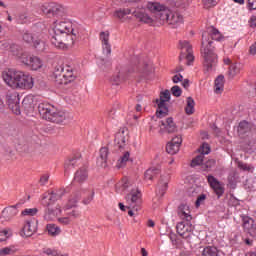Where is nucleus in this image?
Here are the masks:
<instances>
[{"label": "nucleus", "instance_id": "393cba45", "mask_svg": "<svg viewBox=\"0 0 256 256\" xmlns=\"http://www.w3.org/2000/svg\"><path fill=\"white\" fill-rule=\"evenodd\" d=\"M126 201L131 206L139 205L141 203V191L139 189H132L129 194L126 195Z\"/></svg>", "mask_w": 256, "mask_h": 256}, {"label": "nucleus", "instance_id": "ea45409f", "mask_svg": "<svg viewBox=\"0 0 256 256\" xmlns=\"http://www.w3.org/2000/svg\"><path fill=\"white\" fill-rule=\"evenodd\" d=\"M129 157H131V154L129 153V151H125L118 160L116 167L118 169H121V167H125V165H127V161H129Z\"/></svg>", "mask_w": 256, "mask_h": 256}, {"label": "nucleus", "instance_id": "37998d69", "mask_svg": "<svg viewBox=\"0 0 256 256\" xmlns=\"http://www.w3.org/2000/svg\"><path fill=\"white\" fill-rule=\"evenodd\" d=\"M22 107L27 111L33 109V96H26L22 101Z\"/></svg>", "mask_w": 256, "mask_h": 256}, {"label": "nucleus", "instance_id": "49530a36", "mask_svg": "<svg viewBox=\"0 0 256 256\" xmlns=\"http://www.w3.org/2000/svg\"><path fill=\"white\" fill-rule=\"evenodd\" d=\"M11 235H13V230H11V228H5L3 230L0 231V241H7V239H9V237H11Z\"/></svg>", "mask_w": 256, "mask_h": 256}, {"label": "nucleus", "instance_id": "de8ad7c7", "mask_svg": "<svg viewBox=\"0 0 256 256\" xmlns=\"http://www.w3.org/2000/svg\"><path fill=\"white\" fill-rule=\"evenodd\" d=\"M216 161L215 159H210L206 161L205 163H202L201 171H211L213 167H215Z\"/></svg>", "mask_w": 256, "mask_h": 256}, {"label": "nucleus", "instance_id": "8fccbe9b", "mask_svg": "<svg viewBox=\"0 0 256 256\" xmlns=\"http://www.w3.org/2000/svg\"><path fill=\"white\" fill-rule=\"evenodd\" d=\"M38 211H39V210H38L37 208H27V209H25V210H23V211L21 212V215H22L23 217H25V216L33 217V216L37 215V212H38Z\"/></svg>", "mask_w": 256, "mask_h": 256}, {"label": "nucleus", "instance_id": "c03bdc74", "mask_svg": "<svg viewBox=\"0 0 256 256\" xmlns=\"http://www.w3.org/2000/svg\"><path fill=\"white\" fill-rule=\"evenodd\" d=\"M204 159H205V156H203V154H199L194 159H192L190 167H199V166L202 167Z\"/></svg>", "mask_w": 256, "mask_h": 256}, {"label": "nucleus", "instance_id": "a19ab883", "mask_svg": "<svg viewBox=\"0 0 256 256\" xmlns=\"http://www.w3.org/2000/svg\"><path fill=\"white\" fill-rule=\"evenodd\" d=\"M179 149L180 147L173 144V142H168L166 145V151L169 155H177V153H179Z\"/></svg>", "mask_w": 256, "mask_h": 256}, {"label": "nucleus", "instance_id": "4be33fe9", "mask_svg": "<svg viewBox=\"0 0 256 256\" xmlns=\"http://www.w3.org/2000/svg\"><path fill=\"white\" fill-rule=\"evenodd\" d=\"M207 181L211 189H213L216 195H218V198L221 197L223 193H225V187H223V184H221L219 180H217V178H215L213 175H208Z\"/></svg>", "mask_w": 256, "mask_h": 256}, {"label": "nucleus", "instance_id": "423d86ee", "mask_svg": "<svg viewBox=\"0 0 256 256\" xmlns=\"http://www.w3.org/2000/svg\"><path fill=\"white\" fill-rule=\"evenodd\" d=\"M56 85H69L75 81L76 76L73 74V69L69 66L63 68L59 66L54 72Z\"/></svg>", "mask_w": 256, "mask_h": 256}, {"label": "nucleus", "instance_id": "1a4fd4ad", "mask_svg": "<svg viewBox=\"0 0 256 256\" xmlns=\"http://www.w3.org/2000/svg\"><path fill=\"white\" fill-rule=\"evenodd\" d=\"M132 16L139 23H145L146 25H154L155 23V18H153V16H150L147 13V9L145 8H133Z\"/></svg>", "mask_w": 256, "mask_h": 256}, {"label": "nucleus", "instance_id": "f257e3e1", "mask_svg": "<svg viewBox=\"0 0 256 256\" xmlns=\"http://www.w3.org/2000/svg\"><path fill=\"white\" fill-rule=\"evenodd\" d=\"M78 36L79 30L73 28L71 22L55 21L51 43L54 47H57V49L67 51V49H71L73 45H75Z\"/></svg>", "mask_w": 256, "mask_h": 256}, {"label": "nucleus", "instance_id": "2f4dec72", "mask_svg": "<svg viewBox=\"0 0 256 256\" xmlns=\"http://www.w3.org/2000/svg\"><path fill=\"white\" fill-rule=\"evenodd\" d=\"M160 173L161 169L152 167L146 170L144 178L146 179V181H153V179H155V177H157V175H159Z\"/></svg>", "mask_w": 256, "mask_h": 256}, {"label": "nucleus", "instance_id": "69168bd1", "mask_svg": "<svg viewBox=\"0 0 256 256\" xmlns=\"http://www.w3.org/2000/svg\"><path fill=\"white\" fill-rule=\"evenodd\" d=\"M248 9L250 11L256 10V0H248Z\"/></svg>", "mask_w": 256, "mask_h": 256}, {"label": "nucleus", "instance_id": "ddd939ff", "mask_svg": "<svg viewBox=\"0 0 256 256\" xmlns=\"http://www.w3.org/2000/svg\"><path fill=\"white\" fill-rule=\"evenodd\" d=\"M63 195H65L64 189L53 190L51 193L43 196L41 203L42 205H55L56 201H59Z\"/></svg>", "mask_w": 256, "mask_h": 256}, {"label": "nucleus", "instance_id": "aec40b11", "mask_svg": "<svg viewBox=\"0 0 256 256\" xmlns=\"http://www.w3.org/2000/svg\"><path fill=\"white\" fill-rule=\"evenodd\" d=\"M37 233V222L35 219L26 220L22 228L23 237H33Z\"/></svg>", "mask_w": 256, "mask_h": 256}, {"label": "nucleus", "instance_id": "6ab92c4d", "mask_svg": "<svg viewBox=\"0 0 256 256\" xmlns=\"http://www.w3.org/2000/svg\"><path fill=\"white\" fill-rule=\"evenodd\" d=\"M169 181H171V175L169 173L161 175L157 185V190H156L157 195H160V197H163V195L167 193V189L169 187Z\"/></svg>", "mask_w": 256, "mask_h": 256}, {"label": "nucleus", "instance_id": "09e8293b", "mask_svg": "<svg viewBox=\"0 0 256 256\" xmlns=\"http://www.w3.org/2000/svg\"><path fill=\"white\" fill-rule=\"evenodd\" d=\"M238 169H241V171H248L252 172L255 168L247 163H244L243 161L237 162Z\"/></svg>", "mask_w": 256, "mask_h": 256}, {"label": "nucleus", "instance_id": "6e6d98bb", "mask_svg": "<svg viewBox=\"0 0 256 256\" xmlns=\"http://www.w3.org/2000/svg\"><path fill=\"white\" fill-rule=\"evenodd\" d=\"M171 93L174 97H181L183 90H181V87L175 85L171 88Z\"/></svg>", "mask_w": 256, "mask_h": 256}, {"label": "nucleus", "instance_id": "9b49d317", "mask_svg": "<svg viewBox=\"0 0 256 256\" xmlns=\"http://www.w3.org/2000/svg\"><path fill=\"white\" fill-rule=\"evenodd\" d=\"M41 11L44 15H47V17H55L61 15L63 7L55 2L45 3L41 6Z\"/></svg>", "mask_w": 256, "mask_h": 256}, {"label": "nucleus", "instance_id": "f8f14e48", "mask_svg": "<svg viewBox=\"0 0 256 256\" xmlns=\"http://www.w3.org/2000/svg\"><path fill=\"white\" fill-rule=\"evenodd\" d=\"M43 207H46L44 210V219L46 221H55L61 215L62 210L59 204L56 206L54 204L43 205Z\"/></svg>", "mask_w": 256, "mask_h": 256}, {"label": "nucleus", "instance_id": "bf43d9fd", "mask_svg": "<svg viewBox=\"0 0 256 256\" xmlns=\"http://www.w3.org/2000/svg\"><path fill=\"white\" fill-rule=\"evenodd\" d=\"M202 3L206 9H209L217 5V0H202Z\"/></svg>", "mask_w": 256, "mask_h": 256}, {"label": "nucleus", "instance_id": "39448f33", "mask_svg": "<svg viewBox=\"0 0 256 256\" xmlns=\"http://www.w3.org/2000/svg\"><path fill=\"white\" fill-rule=\"evenodd\" d=\"M147 9L152 14L154 23H159L160 25L169 24L171 10L167 9L164 5H161L159 2H149Z\"/></svg>", "mask_w": 256, "mask_h": 256}, {"label": "nucleus", "instance_id": "72a5a7b5", "mask_svg": "<svg viewBox=\"0 0 256 256\" xmlns=\"http://www.w3.org/2000/svg\"><path fill=\"white\" fill-rule=\"evenodd\" d=\"M203 256H221V251L215 246H207L202 251Z\"/></svg>", "mask_w": 256, "mask_h": 256}, {"label": "nucleus", "instance_id": "4d7b16f0", "mask_svg": "<svg viewBox=\"0 0 256 256\" xmlns=\"http://www.w3.org/2000/svg\"><path fill=\"white\" fill-rule=\"evenodd\" d=\"M57 221L58 223H60V225H71V223H73L71 218H69L68 216L59 217Z\"/></svg>", "mask_w": 256, "mask_h": 256}, {"label": "nucleus", "instance_id": "e2e57ef3", "mask_svg": "<svg viewBox=\"0 0 256 256\" xmlns=\"http://www.w3.org/2000/svg\"><path fill=\"white\" fill-rule=\"evenodd\" d=\"M205 199H207V196L205 194H201L200 196H198L195 205L196 207H200L201 203H203V201H205Z\"/></svg>", "mask_w": 256, "mask_h": 256}, {"label": "nucleus", "instance_id": "338daca9", "mask_svg": "<svg viewBox=\"0 0 256 256\" xmlns=\"http://www.w3.org/2000/svg\"><path fill=\"white\" fill-rule=\"evenodd\" d=\"M178 212H191V210H189V206L186 204H181L178 207Z\"/></svg>", "mask_w": 256, "mask_h": 256}, {"label": "nucleus", "instance_id": "5fc2aeb1", "mask_svg": "<svg viewBox=\"0 0 256 256\" xmlns=\"http://www.w3.org/2000/svg\"><path fill=\"white\" fill-rule=\"evenodd\" d=\"M180 219H184L186 222H191V212H178Z\"/></svg>", "mask_w": 256, "mask_h": 256}, {"label": "nucleus", "instance_id": "c756f323", "mask_svg": "<svg viewBox=\"0 0 256 256\" xmlns=\"http://www.w3.org/2000/svg\"><path fill=\"white\" fill-rule=\"evenodd\" d=\"M100 40L103 44V51L106 55H111V44H109V32H101L100 33Z\"/></svg>", "mask_w": 256, "mask_h": 256}, {"label": "nucleus", "instance_id": "473e14b6", "mask_svg": "<svg viewBox=\"0 0 256 256\" xmlns=\"http://www.w3.org/2000/svg\"><path fill=\"white\" fill-rule=\"evenodd\" d=\"M184 111L186 115H193V113H195V100L193 99V97H187Z\"/></svg>", "mask_w": 256, "mask_h": 256}, {"label": "nucleus", "instance_id": "c9c22d12", "mask_svg": "<svg viewBox=\"0 0 256 256\" xmlns=\"http://www.w3.org/2000/svg\"><path fill=\"white\" fill-rule=\"evenodd\" d=\"M46 229L50 237H57V235H61V228L57 226V224H48Z\"/></svg>", "mask_w": 256, "mask_h": 256}, {"label": "nucleus", "instance_id": "cd10ccee", "mask_svg": "<svg viewBox=\"0 0 256 256\" xmlns=\"http://www.w3.org/2000/svg\"><path fill=\"white\" fill-rule=\"evenodd\" d=\"M128 15H133V8H119L114 12V17L123 22L129 19Z\"/></svg>", "mask_w": 256, "mask_h": 256}, {"label": "nucleus", "instance_id": "052dcab7", "mask_svg": "<svg viewBox=\"0 0 256 256\" xmlns=\"http://www.w3.org/2000/svg\"><path fill=\"white\" fill-rule=\"evenodd\" d=\"M170 143H173L174 145L181 147V144L183 143V138L180 135L175 136L174 138H172Z\"/></svg>", "mask_w": 256, "mask_h": 256}, {"label": "nucleus", "instance_id": "603ef678", "mask_svg": "<svg viewBox=\"0 0 256 256\" xmlns=\"http://www.w3.org/2000/svg\"><path fill=\"white\" fill-rule=\"evenodd\" d=\"M199 152L201 153L200 155L205 157V155H209V153H211V147H209L208 143H203L199 149Z\"/></svg>", "mask_w": 256, "mask_h": 256}, {"label": "nucleus", "instance_id": "2eb2a0df", "mask_svg": "<svg viewBox=\"0 0 256 256\" xmlns=\"http://www.w3.org/2000/svg\"><path fill=\"white\" fill-rule=\"evenodd\" d=\"M242 227L246 233L250 234V237H256V223L253 218L242 215Z\"/></svg>", "mask_w": 256, "mask_h": 256}, {"label": "nucleus", "instance_id": "f704fd0d", "mask_svg": "<svg viewBox=\"0 0 256 256\" xmlns=\"http://www.w3.org/2000/svg\"><path fill=\"white\" fill-rule=\"evenodd\" d=\"M153 73H155V68L153 67V64H145L142 70L143 77H145V79H151V77H153Z\"/></svg>", "mask_w": 256, "mask_h": 256}, {"label": "nucleus", "instance_id": "5701e85b", "mask_svg": "<svg viewBox=\"0 0 256 256\" xmlns=\"http://www.w3.org/2000/svg\"><path fill=\"white\" fill-rule=\"evenodd\" d=\"M125 147H127V137L125 136V131L116 133L114 139L115 151H123Z\"/></svg>", "mask_w": 256, "mask_h": 256}, {"label": "nucleus", "instance_id": "13d9d810", "mask_svg": "<svg viewBox=\"0 0 256 256\" xmlns=\"http://www.w3.org/2000/svg\"><path fill=\"white\" fill-rule=\"evenodd\" d=\"M95 197V191L91 190L89 195L83 199V204L84 205H89V203H91V201H93V198Z\"/></svg>", "mask_w": 256, "mask_h": 256}, {"label": "nucleus", "instance_id": "a878e982", "mask_svg": "<svg viewBox=\"0 0 256 256\" xmlns=\"http://www.w3.org/2000/svg\"><path fill=\"white\" fill-rule=\"evenodd\" d=\"M168 25H171L173 29H177L179 25H183V15L179 12L170 11Z\"/></svg>", "mask_w": 256, "mask_h": 256}, {"label": "nucleus", "instance_id": "c85d7f7f", "mask_svg": "<svg viewBox=\"0 0 256 256\" xmlns=\"http://www.w3.org/2000/svg\"><path fill=\"white\" fill-rule=\"evenodd\" d=\"M181 49L186 51V59L188 63H193L195 61V56H193V46L189 44L188 41L180 42Z\"/></svg>", "mask_w": 256, "mask_h": 256}, {"label": "nucleus", "instance_id": "7ed1b4c3", "mask_svg": "<svg viewBox=\"0 0 256 256\" xmlns=\"http://www.w3.org/2000/svg\"><path fill=\"white\" fill-rule=\"evenodd\" d=\"M2 78L13 89H33V77L23 71L10 69L2 72Z\"/></svg>", "mask_w": 256, "mask_h": 256}, {"label": "nucleus", "instance_id": "79ce46f5", "mask_svg": "<svg viewBox=\"0 0 256 256\" xmlns=\"http://www.w3.org/2000/svg\"><path fill=\"white\" fill-rule=\"evenodd\" d=\"M30 67L33 71H37V69H41V67H43V62L41 61V59H39V57L34 56L30 63Z\"/></svg>", "mask_w": 256, "mask_h": 256}, {"label": "nucleus", "instance_id": "7c9ffc66", "mask_svg": "<svg viewBox=\"0 0 256 256\" xmlns=\"http://www.w3.org/2000/svg\"><path fill=\"white\" fill-rule=\"evenodd\" d=\"M225 87V76L219 75L214 82V92L219 95L223 93Z\"/></svg>", "mask_w": 256, "mask_h": 256}, {"label": "nucleus", "instance_id": "20e7f679", "mask_svg": "<svg viewBox=\"0 0 256 256\" xmlns=\"http://www.w3.org/2000/svg\"><path fill=\"white\" fill-rule=\"evenodd\" d=\"M38 113L45 121H50V123H63L67 116L65 112L57 109L55 106L49 103H40L38 105Z\"/></svg>", "mask_w": 256, "mask_h": 256}, {"label": "nucleus", "instance_id": "f3484780", "mask_svg": "<svg viewBox=\"0 0 256 256\" xmlns=\"http://www.w3.org/2000/svg\"><path fill=\"white\" fill-rule=\"evenodd\" d=\"M79 201V198H71L68 202V204L64 207V210L67 211L66 215L73 221V219H78V217L81 216V213L77 209H72V207H77V202Z\"/></svg>", "mask_w": 256, "mask_h": 256}, {"label": "nucleus", "instance_id": "b1692460", "mask_svg": "<svg viewBox=\"0 0 256 256\" xmlns=\"http://www.w3.org/2000/svg\"><path fill=\"white\" fill-rule=\"evenodd\" d=\"M20 206H21V203L6 207L2 211V218L5 219V221H11V219H13V217H15L17 213H19V210L17 208H19Z\"/></svg>", "mask_w": 256, "mask_h": 256}, {"label": "nucleus", "instance_id": "a211bd4d", "mask_svg": "<svg viewBox=\"0 0 256 256\" xmlns=\"http://www.w3.org/2000/svg\"><path fill=\"white\" fill-rule=\"evenodd\" d=\"M8 107L15 115H21V106H19V94L17 92L7 96Z\"/></svg>", "mask_w": 256, "mask_h": 256}, {"label": "nucleus", "instance_id": "4468645a", "mask_svg": "<svg viewBox=\"0 0 256 256\" xmlns=\"http://www.w3.org/2000/svg\"><path fill=\"white\" fill-rule=\"evenodd\" d=\"M83 163V159L81 158V154H76L70 158H68L64 163V172L65 175H69L75 167H79Z\"/></svg>", "mask_w": 256, "mask_h": 256}, {"label": "nucleus", "instance_id": "0e129e2a", "mask_svg": "<svg viewBox=\"0 0 256 256\" xmlns=\"http://www.w3.org/2000/svg\"><path fill=\"white\" fill-rule=\"evenodd\" d=\"M48 182H49V175L44 174L43 176H41L40 181H39L40 185H42V186L47 185Z\"/></svg>", "mask_w": 256, "mask_h": 256}, {"label": "nucleus", "instance_id": "dca6fc26", "mask_svg": "<svg viewBox=\"0 0 256 256\" xmlns=\"http://www.w3.org/2000/svg\"><path fill=\"white\" fill-rule=\"evenodd\" d=\"M159 127H163L159 130L160 135H163V133H175V131H177V125L173 121V117L161 120Z\"/></svg>", "mask_w": 256, "mask_h": 256}, {"label": "nucleus", "instance_id": "412c9836", "mask_svg": "<svg viewBox=\"0 0 256 256\" xmlns=\"http://www.w3.org/2000/svg\"><path fill=\"white\" fill-rule=\"evenodd\" d=\"M253 131H255V125H253V123L247 122V120H243L238 124L237 133L239 137H247Z\"/></svg>", "mask_w": 256, "mask_h": 256}, {"label": "nucleus", "instance_id": "f03ea898", "mask_svg": "<svg viewBox=\"0 0 256 256\" xmlns=\"http://www.w3.org/2000/svg\"><path fill=\"white\" fill-rule=\"evenodd\" d=\"M223 35L217 28L210 26L202 33L200 53L204 59L205 71H211L217 65V54L213 41H221Z\"/></svg>", "mask_w": 256, "mask_h": 256}, {"label": "nucleus", "instance_id": "4c0bfd02", "mask_svg": "<svg viewBox=\"0 0 256 256\" xmlns=\"http://www.w3.org/2000/svg\"><path fill=\"white\" fill-rule=\"evenodd\" d=\"M241 73V68L237 65V63L231 64L228 70V77L229 79H234L236 75Z\"/></svg>", "mask_w": 256, "mask_h": 256}, {"label": "nucleus", "instance_id": "bb28decb", "mask_svg": "<svg viewBox=\"0 0 256 256\" xmlns=\"http://www.w3.org/2000/svg\"><path fill=\"white\" fill-rule=\"evenodd\" d=\"M89 179V170L87 167H80L74 174L75 183H85Z\"/></svg>", "mask_w": 256, "mask_h": 256}, {"label": "nucleus", "instance_id": "a18cd8bd", "mask_svg": "<svg viewBox=\"0 0 256 256\" xmlns=\"http://www.w3.org/2000/svg\"><path fill=\"white\" fill-rule=\"evenodd\" d=\"M124 79L123 73L117 72L111 77V83L112 85H119L120 83H123Z\"/></svg>", "mask_w": 256, "mask_h": 256}, {"label": "nucleus", "instance_id": "864d4df0", "mask_svg": "<svg viewBox=\"0 0 256 256\" xmlns=\"http://www.w3.org/2000/svg\"><path fill=\"white\" fill-rule=\"evenodd\" d=\"M33 58L34 56H29L27 54H23L21 56V62L24 64V65H27L28 67H30L31 65V61H33Z\"/></svg>", "mask_w": 256, "mask_h": 256}, {"label": "nucleus", "instance_id": "58836bf2", "mask_svg": "<svg viewBox=\"0 0 256 256\" xmlns=\"http://www.w3.org/2000/svg\"><path fill=\"white\" fill-rule=\"evenodd\" d=\"M129 189V179L123 178L120 183L116 185V193H123Z\"/></svg>", "mask_w": 256, "mask_h": 256}, {"label": "nucleus", "instance_id": "9d476101", "mask_svg": "<svg viewBox=\"0 0 256 256\" xmlns=\"http://www.w3.org/2000/svg\"><path fill=\"white\" fill-rule=\"evenodd\" d=\"M23 41L29 45H34L37 51H45V42L39 38L38 34L26 32L22 36Z\"/></svg>", "mask_w": 256, "mask_h": 256}, {"label": "nucleus", "instance_id": "774afa93", "mask_svg": "<svg viewBox=\"0 0 256 256\" xmlns=\"http://www.w3.org/2000/svg\"><path fill=\"white\" fill-rule=\"evenodd\" d=\"M249 23H250V27L255 28L256 27V16H252L250 18Z\"/></svg>", "mask_w": 256, "mask_h": 256}, {"label": "nucleus", "instance_id": "0eeeda50", "mask_svg": "<svg viewBox=\"0 0 256 256\" xmlns=\"http://www.w3.org/2000/svg\"><path fill=\"white\" fill-rule=\"evenodd\" d=\"M171 101V92L169 90H165L160 93V98L156 99V103L158 109L156 111V116L159 119H163V117H167L169 115V108L167 107V102Z\"/></svg>", "mask_w": 256, "mask_h": 256}, {"label": "nucleus", "instance_id": "6e6552de", "mask_svg": "<svg viewBox=\"0 0 256 256\" xmlns=\"http://www.w3.org/2000/svg\"><path fill=\"white\" fill-rule=\"evenodd\" d=\"M176 231L182 239L191 241L193 238V231H195V226H193L191 222L182 221L176 225Z\"/></svg>", "mask_w": 256, "mask_h": 256}, {"label": "nucleus", "instance_id": "680f3d73", "mask_svg": "<svg viewBox=\"0 0 256 256\" xmlns=\"http://www.w3.org/2000/svg\"><path fill=\"white\" fill-rule=\"evenodd\" d=\"M0 255L1 256L13 255V249H11L9 247L2 248V249H0Z\"/></svg>", "mask_w": 256, "mask_h": 256}, {"label": "nucleus", "instance_id": "e433bc0d", "mask_svg": "<svg viewBox=\"0 0 256 256\" xmlns=\"http://www.w3.org/2000/svg\"><path fill=\"white\" fill-rule=\"evenodd\" d=\"M128 215L129 217H133L132 223H139V219H137V215H139V210L141 209V206L136 205L132 206V208L128 207Z\"/></svg>", "mask_w": 256, "mask_h": 256}, {"label": "nucleus", "instance_id": "3c124183", "mask_svg": "<svg viewBox=\"0 0 256 256\" xmlns=\"http://www.w3.org/2000/svg\"><path fill=\"white\" fill-rule=\"evenodd\" d=\"M107 157H109V148L102 147L100 149V159L102 163H107Z\"/></svg>", "mask_w": 256, "mask_h": 256}]
</instances>
